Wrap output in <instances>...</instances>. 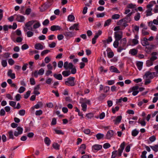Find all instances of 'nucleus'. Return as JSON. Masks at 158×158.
Here are the masks:
<instances>
[{
	"label": "nucleus",
	"mask_w": 158,
	"mask_h": 158,
	"mask_svg": "<svg viewBox=\"0 0 158 158\" xmlns=\"http://www.w3.org/2000/svg\"><path fill=\"white\" fill-rule=\"evenodd\" d=\"M110 70L111 72H114L116 73H120V71L118 69L114 67V66H111L110 68Z\"/></svg>",
	"instance_id": "obj_20"
},
{
	"label": "nucleus",
	"mask_w": 158,
	"mask_h": 158,
	"mask_svg": "<svg viewBox=\"0 0 158 158\" xmlns=\"http://www.w3.org/2000/svg\"><path fill=\"white\" fill-rule=\"evenodd\" d=\"M75 77H70L67 79V80L65 82V84L67 85L71 86H74L75 83L74 82Z\"/></svg>",
	"instance_id": "obj_2"
},
{
	"label": "nucleus",
	"mask_w": 158,
	"mask_h": 158,
	"mask_svg": "<svg viewBox=\"0 0 158 158\" xmlns=\"http://www.w3.org/2000/svg\"><path fill=\"white\" fill-rule=\"evenodd\" d=\"M137 50L135 48L131 49L129 52V53L133 56H134L136 55L137 53Z\"/></svg>",
	"instance_id": "obj_24"
},
{
	"label": "nucleus",
	"mask_w": 158,
	"mask_h": 158,
	"mask_svg": "<svg viewBox=\"0 0 158 158\" xmlns=\"http://www.w3.org/2000/svg\"><path fill=\"white\" fill-rule=\"evenodd\" d=\"M7 75L12 79H15V74L12 73V70L11 69H9L7 73Z\"/></svg>",
	"instance_id": "obj_15"
},
{
	"label": "nucleus",
	"mask_w": 158,
	"mask_h": 158,
	"mask_svg": "<svg viewBox=\"0 0 158 158\" xmlns=\"http://www.w3.org/2000/svg\"><path fill=\"white\" fill-rule=\"evenodd\" d=\"M155 73H151L149 71L147 72L144 77L143 78H145L146 79H152L155 76Z\"/></svg>",
	"instance_id": "obj_5"
},
{
	"label": "nucleus",
	"mask_w": 158,
	"mask_h": 158,
	"mask_svg": "<svg viewBox=\"0 0 158 158\" xmlns=\"http://www.w3.org/2000/svg\"><path fill=\"white\" fill-rule=\"evenodd\" d=\"M63 62L62 61L60 60L58 63V66L59 68H61L63 67Z\"/></svg>",
	"instance_id": "obj_58"
},
{
	"label": "nucleus",
	"mask_w": 158,
	"mask_h": 158,
	"mask_svg": "<svg viewBox=\"0 0 158 158\" xmlns=\"http://www.w3.org/2000/svg\"><path fill=\"white\" fill-rule=\"evenodd\" d=\"M75 17L74 16L72 15H69L68 17V20L70 22L73 21Z\"/></svg>",
	"instance_id": "obj_37"
},
{
	"label": "nucleus",
	"mask_w": 158,
	"mask_h": 158,
	"mask_svg": "<svg viewBox=\"0 0 158 158\" xmlns=\"http://www.w3.org/2000/svg\"><path fill=\"white\" fill-rule=\"evenodd\" d=\"M125 145V142H123L120 145V148L118 149V156L120 157L121 156L122 153L123 152V150L124 149Z\"/></svg>",
	"instance_id": "obj_7"
},
{
	"label": "nucleus",
	"mask_w": 158,
	"mask_h": 158,
	"mask_svg": "<svg viewBox=\"0 0 158 158\" xmlns=\"http://www.w3.org/2000/svg\"><path fill=\"white\" fill-rule=\"evenodd\" d=\"M30 84L32 85H35V79L33 78H31L30 79Z\"/></svg>",
	"instance_id": "obj_55"
},
{
	"label": "nucleus",
	"mask_w": 158,
	"mask_h": 158,
	"mask_svg": "<svg viewBox=\"0 0 158 158\" xmlns=\"http://www.w3.org/2000/svg\"><path fill=\"white\" fill-rule=\"evenodd\" d=\"M139 89L138 86H135L130 88L128 91V93H130L133 91L132 95L133 96H135L138 94L139 91L137 90Z\"/></svg>",
	"instance_id": "obj_4"
},
{
	"label": "nucleus",
	"mask_w": 158,
	"mask_h": 158,
	"mask_svg": "<svg viewBox=\"0 0 158 158\" xmlns=\"http://www.w3.org/2000/svg\"><path fill=\"white\" fill-rule=\"evenodd\" d=\"M154 96H156L154 97L152 100V102L153 103H155L156 102L157 100H158V97L156 96H158V93H156L154 94Z\"/></svg>",
	"instance_id": "obj_39"
},
{
	"label": "nucleus",
	"mask_w": 158,
	"mask_h": 158,
	"mask_svg": "<svg viewBox=\"0 0 158 158\" xmlns=\"http://www.w3.org/2000/svg\"><path fill=\"white\" fill-rule=\"evenodd\" d=\"M148 40L146 37L143 38V40L141 41V43L143 46H145L147 45H149L150 44L148 42Z\"/></svg>",
	"instance_id": "obj_14"
},
{
	"label": "nucleus",
	"mask_w": 158,
	"mask_h": 158,
	"mask_svg": "<svg viewBox=\"0 0 158 158\" xmlns=\"http://www.w3.org/2000/svg\"><path fill=\"white\" fill-rule=\"evenodd\" d=\"M28 46L26 44H24L22 45L21 47L22 49L23 50H25L28 48Z\"/></svg>",
	"instance_id": "obj_57"
},
{
	"label": "nucleus",
	"mask_w": 158,
	"mask_h": 158,
	"mask_svg": "<svg viewBox=\"0 0 158 158\" xmlns=\"http://www.w3.org/2000/svg\"><path fill=\"white\" fill-rule=\"evenodd\" d=\"M64 35L67 37H71L73 36V33L72 31H66L64 33Z\"/></svg>",
	"instance_id": "obj_18"
},
{
	"label": "nucleus",
	"mask_w": 158,
	"mask_h": 158,
	"mask_svg": "<svg viewBox=\"0 0 158 158\" xmlns=\"http://www.w3.org/2000/svg\"><path fill=\"white\" fill-rule=\"evenodd\" d=\"M127 43V40L125 38L122 39L121 40L120 45L123 47H125Z\"/></svg>",
	"instance_id": "obj_28"
},
{
	"label": "nucleus",
	"mask_w": 158,
	"mask_h": 158,
	"mask_svg": "<svg viewBox=\"0 0 158 158\" xmlns=\"http://www.w3.org/2000/svg\"><path fill=\"white\" fill-rule=\"evenodd\" d=\"M125 19H126L127 20V22H130L131 21L129 20V18H127V19H125V18L121 19H120L119 20V21L118 22V25H121L122 23L124 21Z\"/></svg>",
	"instance_id": "obj_36"
},
{
	"label": "nucleus",
	"mask_w": 158,
	"mask_h": 158,
	"mask_svg": "<svg viewBox=\"0 0 158 158\" xmlns=\"http://www.w3.org/2000/svg\"><path fill=\"white\" fill-rule=\"evenodd\" d=\"M139 132V131L135 129L132 131L131 134L133 136H135L138 134Z\"/></svg>",
	"instance_id": "obj_35"
},
{
	"label": "nucleus",
	"mask_w": 158,
	"mask_h": 158,
	"mask_svg": "<svg viewBox=\"0 0 158 158\" xmlns=\"http://www.w3.org/2000/svg\"><path fill=\"white\" fill-rule=\"evenodd\" d=\"M119 109V107L118 106H116L115 108H112V111L114 114H115L116 111H118Z\"/></svg>",
	"instance_id": "obj_56"
},
{
	"label": "nucleus",
	"mask_w": 158,
	"mask_h": 158,
	"mask_svg": "<svg viewBox=\"0 0 158 158\" xmlns=\"http://www.w3.org/2000/svg\"><path fill=\"white\" fill-rule=\"evenodd\" d=\"M147 10L146 11V15L147 16H150L152 15V9H149L147 8Z\"/></svg>",
	"instance_id": "obj_29"
},
{
	"label": "nucleus",
	"mask_w": 158,
	"mask_h": 158,
	"mask_svg": "<svg viewBox=\"0 0 158 158\" xmlns=\"http://www.w3.org/2000/svg\"><path fill=\"white\" fill-rule=\"evenodd\" d=\"M111 21L112 20L110 19H109L107 20L106 21H105V22L104 26L106 27L108 26L111 23Z\"/></svg>",
	"instance_id": "obj_40"
},
{
	"label": "nucleus",
	"mask_w": 158,
	"mask_h": 158,
	"mask_svg": "<svg viewBox=\"0 0 158 158\" xmlns=\"http://www.w3.org/2000/svg\"><path fill=\"white\" fill-rule=\"evenodd\" d=\"M151 148L155 152L158 151V145H155L154 146H151Z\"/></svg>",
	"instance_id": "obj_34"
},
{
	"label": "nucleus",
	"mask_w": 158,
	"mask_h": 158,
	"mask_svg": "<svg viewBox=\"0 0 158 158\" xmlns=\"http://www.w3.org/2000/svg\"><path fill=\"white\" fill-rule=\"evenodd\" d=\"M26 34L28 37H31L32 36L34 35L33 32L31 31H26Z\"/></svg>",
	"instance_id": "obj_33"
},
{
	"label": "nucleus",
	"mask_w": 158,
	"mask_h": 158,
	"mask_svg": "<svg viewBox=\"0 0 158 158\" xmlns=\"http://www.w3.org/2000/svg\"><path fill=\"white\" fill-rule=\"evenodd\" d=\"M140 14L139 13H138L135 14L134 17V19L135 21H137L140 19Z\"/></svg>",
	"instance_id": "obj_38"
},
{
	"label": "nucleus",
	"mask_w": 158,
	"mask_h": 158,
	"mask_svg": "<svg viewBox=\"0 0 158 158\" xmlns=\"http://www.w3.org/2000/svg\"><path fill=\"white\" fill-rule=\"evenodd\" d=\"M138 36L137 35L135 36V38L133 39L132 43L134 45L137 44L139 43V41L138 40Z\"/></svg>",
	"instance_id": "obj_31"
},
{
	"label": "nucleus",
	"mask_w": 158,
	"mask_h": 158,
	"mask_svg": "<svg viewBox=\"0 0 158 158\" xmlns=\"http://www.w3.org/2000/svg\"><path fill=\"white\" fill-rule=\"evenodd\" d=\"M122 119V117L121 115L118 116L116 118L115 120H113L114 122V123L116 124H119L120 122Z\"/></svg>",
	"instance_id": "obj_17"
},
{
	"label": "nucleus",
	"mask_w": 158,
	"mask_h": 158,
	"mask_svg": "<svg viewBox=\"0 0 158 158\" xmlns=\"http://www.w3.org/2000/svg\"><path fill=\"white\" fill-rule=\"evenodd\" d=\"M43 113V111L41 110H36L35 113V114L37 116H40Z\"/></svg>",
	"instance_id": "obj_52"
},
{
	"label": "nucleus",
	"mask_w": 158,
	"mask_h": 158,
	"mask_svg": "<svg viewBox=\"0 0 158 158\" xmlns=\"http://www.w3.org/2000/svg\"><path fill=\"white\" fill-rule=\"evenodd\" d=\"M44 142L48 146H49L51 144V141L48 137H46L44 139Z\"/></svg>",
	"instance_id": "obj_26"
},
{
	"label": "nucleus",
	"mask_w": 158,
	"mask_h": 158,
	"mask_svg": "<svg viewBox=\"0 0 158 158\" xmlns=\"http://www.w3.org/2000/svg\"><path fill=\"white\" fill-rule=\"evenodd\" d=\"M31 11V10L30 8H27L25 11V14L27 15H29Z\"/></svg>",
	"instance_id": "obj_63"
},
{
	"label": "nucleus",
	"mask_w": 158,
	"mask_h": 158,
	"mask_svg": "<svg viewBox=\"0 0 158 158\" xmlns=\"http://www.w3.org/2000/svg\"><path fill=\"white\" fill-rule=\"evenodd\" d=\"M53 76L56 79L58 80H61L62 79V77L60 74H56L55 73L53 75Z\"/></svg>",
	"instance_id": "obj_25"
},
{
	"label": "nucleus",
	"mask_w": 158,
	"mask_h": 158,
	"mask_svg": "<svg viewBox=\"0 0 158 158\" xmlns=\"http://www.w3.org/2000/svg\"><path fill=\"white\" fill-rule=\"evenodd\" d=\"M136 64L138 69L140 70L142 68L143 62L140 61L137 62H136Z\"/></svg>",
	"instance_id": "obj_27"
},
{
	"label": "nucleus",
	"mask_w": 158,
	"mask_h": 158,
	"mask_svg": "<svg viewBox=\"0 0 158 158\" xmlns=\"http://www.w3.org/2000/svg\"><path fill=\"white\" fill-rule=\"evenodd\" d=\"M18 131H15L14 133V135L15 136H17L21 134L23 132V129L22 128L18 127L17 128Z\"/></svg>",
	"instance_id": "obj_9"
},
{
	"label": "nucleus",
	"mask_w": 158,
	"mask_h": 158,
	"mask_svg": "<svg viewBox=\"0 0 158 158\" xmlns=\"http://www.w3.org/2000/svg\"><path fill=\"white\" fill-rule=\"evenodd\" d=\"M156 3L155 1H152L149 2L148 4L146 7L147 8L152 9L151 7L154 5L156 4Z\"/></svg>",
	"instance_id": "obj_23"
},
{
	"label": "nucleus",
	"mask_w": 158,
	"mask_h": 158,
	"mask_svg": "<svg viewBox=\"0 0 158 158\" xmlns=\"http://www.w3.org/2000/svg\"><path fill=\"white\" fill-rule=\"evenodd\" d=\"M9 138L10 139H14V137L13 135V131L11 130L10 131L8 132Z\"/></svg>",
	"instance_id": "obj_42"
},
{
	"label": "nucleus",
	"mask_w": 158,
	"mask_h": 158,
	"mask_svg": "<svg viewBox=\"0 0 158 158\" xmlns=\"http://www.w3.org/2000/svg\"><path fill=\"white\" fill-rule=\"evenodd\" d=\"M80 103L81 104L82 110L84 111H85L87 109V105L84 102H83L82 100H80Z\"/></svg>",
	"instance_id": "obj_22"
},
{
	"label": "nucleus",
	"mask_w": 158,
	"mask_h": 158,
	"mask_svg": "<svg viewBox=\"0 0 158 158\" xmlns=\"http://www.w3.org/2000/svg\"><path fill=\"white\" fill-rule=\"evenodd\" d=\"M32 21H33V28H32L33 29H36L40 27L41 24L40 22L39 21H38L36 20H32Z\"/></svg>",
	"instance_id": "obj_11"
},
{
	"label": "nucleus",
	"mask_w": 158,
	"mask_h": 158,
	"mask_svg": "<svg viewBox=\"0 0 158 158\" xmlns=\"http://www.w3.org/2000/svg\"><path fill=\"white\" fill-rule=\"evenodd\" d=\"M153 64V62L150 60H148L146 62V65L147 66H152Z\"/></svg>",
	"instance_id": "obj_46"
},
{
	"label": "nucleus",
	"mask_w": 158,
	"mask_h": 158,
	"mask_svg": "<svg viewBox=\"0 0 158 158\" xmlns=\"http://www.w3.org/2000/svg\"><path fill=\"white\" fill-rule=\"evenodd\" d=\"M52 147L55 149L58 150L59 149L60 145L57 143H54L52 144Z\"/></svg>",
	"instance_id": "obj_41"
},
{
	"label": "nucleus",
	"mask_w": 158,
	"mask_h": 158,
	"mask_svg": "<svg viewBox=\"0 0 158 158\" xmlns=\"http://www.w3.org/2000/svg\"><path fill=\"white\" fill-rule=\"evenodd\" d=\"M64 67L66 70L68 69H71V73L75 74L76 73L77 70L76 67L72 63H69L67 61L65 62L64 64Z\"/></svg>",
	"instance_id": "obj_1"
},
{
	"label": "nucleus",
	"mask_w": 158,
	"mask_h": 158,
	"mask_svg": "<svg viewBox=\"0 0 158 158\" xmlns=\"http://www.w3.org/2000/svg\"><path fill=\"white\" fill-rule=\"evenodd\" d=\"M114 34L115 40L119 41L122 39L123 36L122 31H116L114 32Z\"/></svg>",
	"instance_id": "obj_6"
},
{
	"label": "nucleus",
	"mask_w": 158,
	"mask_h": 158,
	"mask_svg": "<svg viewBox=\"0 0 158 158\" xmlns=\"http://www.w3.org/2000/svg\"><path fill=\"white\" fill-rule=\"evenodd\" d=\"M105 15L104 12L99 13L96 15V16L97 18L102 17L104 16Z\"/></svg>",
	"instance_id": "obj_62"
},
{
	"label": "nucleus",
	"mask_w": 158,
	"mask_h": 158,
	"mask_svg": "<svg viewBox=\"0 0 158 158\" xmlns=\"http://www.w3.org/2000/svg\"><path fill=\"white\" fill-rule=\"evenodd\" d=\"M33 24V21H31L26 23L25 24V27H24L23 29L25 31H27L28 30L32 31L33 30L31 26Z\"/></svg>",
	"instance_id": "obj_3"
},
{
	"label": "nucleus",
	"mask_w": 158,
	"mask_h": 158,
	"mask_svg": "<svg viewBox=\"0 0 158 158\" xmlns=\"http://www.w3.org/2000/svg\"><path fill=\"white\" fill-rule=\"evenodd\" d=\"M114 53L112 52H110L109 53H108L107 54L108 57L109 58H112L114 56Z\"/></svg>",
	"instance_id": "obj_64"
},
{
	"label": "nucleus",
	"mask_w": 158,
	"mask_h": 158,
	"mask_svg": "<svg viewBox=\"0 0 158 158\" xmlns=\"http://www.w3.org/2000/svg\"><path fill=\"white\" fill-rule=\"evenodd\" d=\"M120 17V15L118 14H114L112 15V19H118Z\"/></svg>",
	"instance_id": "obj_44"
},
{
	"label": "nucleus",
	"mask_w": 158,
	"mask_h": 158,
	"mask_svg": "<svg viewBox=\"0 0 158 158\" xmlns=\"http://www.w3.org/2000/svg\"><path fill=\"white\" fill-rule=\"evenodd\" d=\"M50 51L49 50H45L42 52L41 53V55L42 56H43L45 54L48 53V52H50Z\"/></svg>",
	"instance_id": "obj_53"
},
{
	"label": "nucleus",
	"mask_w": 158,
	"mask_h": 158,
	"mask_svg": "<svg viewBox=\"0 0 158 158\" xmlns=\"http://www.w3.org/2000/svg\"><path fill=\"white\" fill-rule=\"evenodd\" d=\"M114 131L112 130L108 131L106 135V139H110L113 135Z\"/></svg>",
	"instance_id": "obj_10"
},
{
	"label": "nucleus",
	"mask_w": 158,
	"mask_h": 158,
	"mask_svg": "<svg viewBox=\"0 0 158 158\" xmlns=\"http://www.w3.org/2000/svg\"><path fill=\"white\" fill-rule=\"evenodd\" d=\"M147 153V152L145 151H144L143 152H142V155L141 156V158H146V155Z\"/></svg>",
	"instance_id": "obj_61"
},
{
	"label": "nucleus",
	"mask_w": 158,
	"mask_h": 158,
	"mask_svg": "<svg viewBox=\"0 0 158 158\" xmlns=\"http://www.w3.org/2000/svg\"><path fill=\"white\" fill-rule=\"evenodd\" d=\"M104 136V135L101 133H98L96 135V137L98 140L102 139Z\"/></svg>",
	"instance_id": "obj_32"
},
{
	"label": "nucleus",
	"mask_w": 158,
	"mask_h": 158,
	"mask_svg": "<svg viewBox=\"0 0 158 158\" xmlns=\"http://www.w3.org/2000/svg\"><path fill=\"white\" fill-rule=\"evenodd\" d=\"M135 6L136 5L132 3L128 4L127 6V7L128 8L131 9L134 8Z\"/></svg>",
	"instance_id": "obj_43"
},
{
	"label": "nucleus",
	"mask_w": 158,
	"mask_h": 158,
	"mask_svg": "<svg viewBox=\"0 0 158 158\" xmlns=\"http://www.w3.org/2000/svg\"><path fill=\"white\" fill-rule=\"evenodd\" d=\"M81 100H82L83 102H84L86 104H87L89 105L90 104V101L89 100H87L85 98L84 99H82Z\"/></svg>",
	"instance_id": "obj_51"
},
{
	"label": "nucleus",
	"mask_w": 158,
	"mask_h": 158,
	"mask_svg": "<svg viewBox=\"0 0 158 158\" xmlns=\"http://www.w3.org/2000/svg\"><path fill=\"white\" fill-rule=\"evenodd\" d=\"M31 91L30 90L28 91L24 95V98L25 99L27 98L30 95Z\"/></svg>",
	"instance_id": "obj_45"
},
{
	"label": "nucleus",
	"mask_w": 158,
	"mask_h": 158,
	"mask_svg": "<svg viewBox=\"0 0 158 158\" xmlns=\"http://www.w3.org/2000/svg\"><path fill=\"white\" fill-rule=\"evenodd\" d=\"M35 48L37 50H42L43 49V46L40 43H37L35 45Z\"/></svg>",
	"instance_id": "obj_21"
},
{
	"label": "nucleus",
	"mask_w": 158,
	"mask_h": 158,
	"mask_svg": "<svg viewBox=\"0 0 158 158\" xmlns=\"http://www.w3.org/2000/svg\"><path fill=\"white\" fill-rule=\"evenodd\" d=\"M25 113V110H20L19 112V114L21 116L24 115Z\"/></svg>",
	"instance_id": "obj_54"
},
{
	"label": "nucleus",
	"mask_w": 158,
	"mask_h": 158,
	"mask_svg": "<svg viewBox=\"0 0 158 158\" xmlns=\"http://www.w3.org/2000/svg\"><path fill=\"white\" fill-rule=\"evenodd\" d=\"M38 72V74L40 75H43L44 72V69L43 68H41L40 69Z\"/></svg>",
	"instance_id": "obj_48"
},
{
	"label": "nucleus",
	"mask_w": 158,
	"mask_h": 158,
	"mask_svg": "<svg viewBox=\"0 0 158 158\" xmlns=\"http://www.w3.org/2000/svg\"><path fill=\"white\" fill-rule=\"evenodd\" d=\"M60 27L57 25H53L50 28V30L52 31L60 30Z\"/></svg>",
	"instance_id": "obj_19"
},
{
	"label": "nucleus",
	"mask_w": 158,
	"mask_h": 158,
	"mask_svg": "<svg viewBox=\"0 0 158 158\" xmlns=\"http://www.w3.org/2000/svg\"><path fill=\"white\" fill-rule=\"evenodd\" d=\"M54 131L58 135H64V133L61 131L60 130H57L56 129H54Z\"/></svg>",
	"instance_id": "obj_50"
},
{
	"label": "nucleus",
	"mask_w": 158,
	"mask_h": 158,
	"mask_svg": "<svg viewBox=\"0 0 158 158\" xmlns=\"http://www.w3.org/2000/svg\"><path fill=\"white\" fill-rule=\"evenodd\" d=\"M148 25L150 27V28L152 30L154 31H157V28L155 26L153 25L152 21L149 22L148 23Z\"/></svg>",
	"instance_id": "obj_13"
},
{
	"label": "nucleus",
	"mask_w": 158,
	"mask_h": 158,
	"mask_svg": "<svg viewBox=\"0 0 158 158\" xmlns=\"http://www.w3.org/2000/svg\"><path fill=\"white\" fill-rule=\"evenodd\" d=\"M16 20L18 22H22L24 21L25 18L23 16L18 15H17Z\"/></svg>",
	"instance_id": "obj_16"
},
{
	"label": "nucleus",
	"mask_w": 158,
	"mask_h": 158,
	"mask_svg": "<svg viewBox=\"0 0 158 158\" xmlns=\"http://www.w3.org/2000/svg\"><path fill=\"white\" fill-rule=\"evenodd\" d=\"M118 40H115L113 43V45L114 47L115 48H117L119 45V42Z\"/></svg>",
	"instance_id": "obj_59"
},
{
	"label": "nucleus",
	"mask_w": 158,
	"mask_h": 158,
	"mask_svg": "<svg viewBox=\"0 0 158 158\" xmlns=\"http://www.w3.org/2000/svg\"><path fill=\"white\" fill-rule=\"evenodd\" d=\"M149 33L144 30V29H142V34L143 36H145L149 35Z\"/></svg>",
	"instance_id": "obj_49"
},
{
	"label": "nucleus",
	"mask_w": 158,
	"mask_h": 158,
	"mask_svg": "<svg viewBox=\"0 0 158 158\" xmlns=\"http://www.w3.org/2000/svg\"><path fill=\"white\" fill-rule=\"evenodd\" d=\"M112 39L111 36H109L108 37V39H107L106 40H104L103 41L104 43H105L106 41L107 43H109L110 42H111L112 41Z\"/></svg>",
	"instance_id": "obj_47"
},
{
	"label": "nucleus",
	"mask_w": 158,
	"mask_h": 158,
	"mask_svg": "<svg viewBox=\"0 0 158 158\" xmlns=\"http://www.w3.org/2000/svg\"><path fill=\"white\" fill-rule=\"evenodd\" d=\"M102 147L101 145L99 144H95L92 146V148L93 151L96 152L101 149Z\"/></svg>",
	"instance_id": "obj_8"
},
{
	"label": "nucleus",
	"mask_w": 158,
	"mask_h": 158,
	"mask_svg": "<svg viewBox=\"0 0 158 158\" xmlns=\"http://www.w3.org/2000/svg\"><path fill=\"white\" fill-rule=\"evenodd\" d=\"M25 90V88L23 87H21L19 89V92L21 93L24 92Z\"/></svg>",
	"instance_id": "obj_60"
},
{
	"label": "nucleus",
	"mask_w": 158,
	"mask_h": 158,
	"mask_svg": "<svg viewBox=\"0 0 158 158\" xmlns=\"http://www.w3.org/2000/svg\"><path fill=\"white\" fill-rule=\"evenodd\" d=\"M79 23H76L73 24V25L71 26L69 28V29L70 30H73L75 29L76 31H78L79 30Z\"/></svg>",
	"instance_id": "obj_12"
},
{
	"label": "nucleus",
	"mask_w": 158,
	"mask_h": 158,
	"mask_svg": "<svg viewBox=\"0 0 158 158\" xmlns=\"http://www.w3.org/2000/svg\"><path fill=\"white\" fill-rule=\"evenodd\" d=\"M71 74L70 71H64L62 72V74L64 77H67Z\"/></svg>",
	"instance_id": "obj_30"
}]
</instances>
